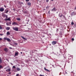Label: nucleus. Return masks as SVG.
Listing matches in <instances>:
<instances>
[{
    "mask_svg": "<svg viewBox=\"0 0 76 76\" xmlns=\"http://www.w3.org/2000/svg\"><path fill=\"white\" fill-rule=\"evenodd\" d=\"M18 43H14V45H18Z\"/></svg>",
    "mask_w": 76,
    "mask_h": 76,
    "instance_id": "29",
    "label": "nucleus"
},
{
    "mask_svg": "<svg viewBox=\"0 0 76 76\" xmlns=\"http://www.w3.org/2000/svg\"><path fill=\"white\" fill-rule=\"evenodd\" d=\"M63 16V15L61 13H60L59 14V16L60 18H61Z\"/></svg>",
    "mask_w": 76,
    "mask_h": 76,
    "instance_id": "8",
    "label": "nucleus"
},
{
    "mask_svg": "<svg viewBox=\"0 0 76 76\" xmlns=\"http://www.w3.org/2000/svg\"><path fill=\"white\" fill-rule=\"evenodd\" d=\"M17 71H20V69L19 68V67H17Z\"/></svg>",
    "mask_w": 76,
    "mask_h": 76,
    "instance_id": "16",
    "label": "nucleus"
},
{
    "mask_svg": "<svg viewBox=\"0 0 76 76\" xmlns=\"http://www.w3.org/2000/svg\"><path fill=\"white\" fill-rule=\"evenodd\" d=\"M13 29L14 30V31H18V27H13Z\"/></svg>",
    "mask_w": 76,
    "mask_h": 76,
    "instance_id": "2",
    "label": "nucleus"
},
{
    "mask_svg": "<svg viewBox=\"0 0 76 76\" xmlns=\"http://www.w3.org/2000/svg\"><path fill=\"white\" fill-rule=\"evenodd\" d=\"M25 13H26V12H25Z\"/></svg>",
    "mask_w": 76,
    "mask_h": 76,
    "instance_id": "45",
    "label": "nucleus"
},
{
    "mask_svg": "<svg viewBox=\"0 0 76 76\" xmlns=\"http://www.w3.org/2000/svg\"><path fill=\"white\" fill-rule=\"evenodd\" d=\"M10 49H12V48L11 47L9 48Z\"/></svg>",
    "mask_w": 76,
    "mask_h": 76,
    "instance_id": "39",
    "label": "nucleus"
},
{
    "mask_svg": "<svg viewBox=\"0 0 76 76\" xmlns=\"http://www.w3.org/2000/svg\"><path fill=\"white\" fill-rule=\"evenodd\" d=\"M63 18H64V19H65L66 20V17L65 16L63 15Z\"/></svg>",
    "mask_w": 76,
    "mask_h": 76,
    "instance_id": "22",
    "label": "nucleus"
},
{
    "mask_svg": "<svg viewBox=\"0 0 76 76\" xmlns=\"http://www.w3.org/2000/svg\"><path fill=\"white\" fill-rule=\"evenodd\" d=\"M21 53V54H22L23 53L22 52H21V53Z\"/></svg>",
    "mask_w": 76,
    "mask_h": 76,
    "instance_id": "42",
    "label": "nucleus"
},
{
    "mask_svg": "<svg viewBox=\"0 0 76 76\" xmlns=\"http://www.w3.org/2000/svg\"><path fill=\"white\" fill-rule=\"evenodd\" d=\"M26 1H29V0H26Z\"/></svg>",
    "mask_w": 76,
    "mask_h": 76,
    "instance_id": "36",
    "label": "nucleus"
},
{
    "mask_svg": "<svg viewBox=\"0 0 76 76\" xmlns=\"http://www.w3.org/2000/svg\"><path fill=\"white\" fill-rule=\"evenodd\" d=\"M7 25V26H9V23H6Z\"/></svg>",
    "mask_w": 76,
    "mask_h": 76,
    "instance_id": "26",
    "label": "nucleus"
},
{
    "mask_svg": "<svg viewBox=\"0 0 76 76\" xmlns=\"http://www.w3.org/2000/svg\"><path fill=\"white\" fill-rule=\"evenodd\" d=\"M0 35L2 36V35H3V34H0Z\"/></svg>",
    "mask_w": 76,
    "mask_h": 76,
    "instance_id": "32",
    "label": "nucleus"
},
{
    "mask_svg": "<svg viewBox=\"0 0 76 76\" xmlns=\"http://www.w3.org/2000/svg\"><path fill=\"white\" fill-rule=\"evenodd\" d=\"M27 4L28 5V6H31V3H30V2H28L27 3Z\"/></svg>",
    "mask_w": 76,
    "mask_h": 76,
    "instance_id": "17",
    "label": "nucleus"
},
{
    "mask_svg": "<svg viewBox=\"0 0 76 76\" xmlns=\"http://www.w3.org/2000/svg\"><path fill=\"white\" fill-rule=\"evenodd\" d=\"M44 69L45 70H46V71H47V72H50V71H49V70H48V69H46V68L45 67V68H44Z\"/></svg>",
    "mask_w": 76,
    "mask_h": 76,
    "instance_id": "14",
    "label": "nucleus"
},
{
    "mask_svg": "<svg viewBox=\"0 0 76 76\" xmlns=\"http://www.w3.org/2000/svg\"><path fill=\"white\" fill-rule=\"evenodd\" d=\"M4 40H6L8 42H10V39L4 37Z\"/></svg>",
    "mask_w": 76,
    "mask_h": 76,
    "instance_id": "3",
    "label": "nucleus"
},
{
    "mask_svg": "<svg viewBox=\"0 0 76 76\" xmlns=\"http://www.w3.org/2000/svg\"><path fill=\"white\" fill-rule=\"evenodd\" d=\"M17 20H18L19 21H20V19L19 18H17Z\"/></svg>",
    "mask_w": 76,
    "mask_h": 76,
    "instance_id": "21",
    "label": "nucleus"
},
{
    "mask_svg": "<svg viewBox=\"0 0 76 76\" xmlns=\"http://www.w3.org/2000/svg\"><path fill=\"white\" fill-rule=\"evenodd\" d=\"M19 54V53L18 51H17V52H15V56H16L17 55H18Z\"/></svg>",
    "mask_w": 76,
    "mask_h": 76,
    "instance_id": "13",
    "label": "nucleus"
},
{
    "mask_svg": "<svg viewBox=\"0 0 76 76\" xmlns=\"http://www.w3.org/2000/svg\"><path fill=\"white\" fill-rule=\"evenodd\" d=\"M2 66L0 65V69L2 68Z\"/></svg>",
    "mask_w": 76,
    "mask_h": 76,
    "instance_id": "30",
    "label": "nucleus"
},
{
    "mask_svg": "<svg viewBox=\"0 0 76 76\" xmlns=\"http://www.w3.org/2000/svg\"><path fill=\"white\" fill-rule=\"evenodd\" d=\"M51 1H53L54 0H51Z\"/></svg>",
    "mask_w": 76,
    "mask_h": 76,
    "instance_id": "47",
    "label": "nucleus"
},
{
    "mask_svg": "<svg viewBox=\"0 0 76 76\" xmlns=\"http://www.w3.org/2000/svg\"><path fill=\"white\" fill-rule=\"evenodd\" d=\"M9 25H11V24H12V22H9Z\"/></svg>",
    "mask_w": 76,
    "mask_h": 76,
    "instance_id": "25",
    "label": "nucleus"
},
{
    "mask_svg": "<svg viewBox=\"0 0 76 76\" xmlns=\"http://www.w3.org/2000/svg\"><path fill=\"white\" fill-rule=\"evenodd\" d=\"M6 12H5L6 13H8V10H7V11L6 10Z\"/></svg>",
    "mask_w": 76,
    "mask_h": 76,
    "instance_id": "28",
    "label": "nucleus"
},
{
    "mask_svg": "<svg viewBox=\"0 0 76 76\" xmlns=\"http://www.w3.org/2000/svg\"><path fill=\"white\" fill-rule=\"evenodd\" d=\"M7 35H10V33L9 31H7Z\"/></svg>",
    "mask_w": 76,
    "mask_h": 76,
    "instance_id": "12",
    "label": "nucleus"
},
{
    "mask_svg": "<svg viewBox=\"0 0 76 76\" xmlns=\"http://www.w3.org/2000/svg\"><path fill=\"white\" fill-rule=\"evenodd\" d=\"M52 66H53V67H54V65H52Z\"/></svg>",
    "mask_w": 76,
    "mask_h": 76,
    "instance_id": "46",
    "label": "nucleus"
},
{
    "mask_svg": "<svg viewBox=\"0 0 76 76\" xmlns=\"http://www.w3.org/2000/svg\"><path fill=\"white\" fill-rule=\"evenodd\" d=\"M7 15H6V14H4V13H2V17H3V18H5L6 16Z\"/></svg>",
    "mask_w": 76,
    "mask_h": 76,
    "instance_id": "7",
    "label": "nucleus"
},
{
    "mask_svg": "<svg viewBox=\"0 0 76 76\" xmlns=\"http://www.w3.org/2000/svg\"><path fill=\"white\" fill-rule=\"evenodd\" d=\"M75 12H72L71 13V15L73 16V15H75Z\"/></svg>",
    "mask_w": 76,
    "mask_h": 76,
    "instance_id": "18",
    "label": "nucleus"
},
{
    "mask_svg": "<svg viewBox=\"0 0 76 76\" xmlns=\"http://www.w3.org/2000/svg\"><path fill=\"white\" fill-rule=\"evenodd\" d=\"M72 40L73 41H74L75 40V39H74V38H73L72 39Z\"/></svg>",
    "mask_w": 76,
    "mask_h": 76,
    "instance_id": "31",
    "label": "nucleus"
},
{
    "mask_svg": "<svg viewBox=\"0 0 76 76\" xmlns=\"http://www.w3.org/2000/svg\"><path fill=\"white\" fill-rule=\"evenodd\" d=\"M71 25H74V23H73V22H72V23H71Z\"/></svg>",
    "mask_w": 76,
    "mask_h": 76,
    "instance_id": "27",
    "label": "nucleus"
},
{
    "mask_svg": "<svg viewBox=\"0 0 76 76\" xmlns=\"http://www.w3.org/2000/svg\"><path fill=\"white\" fill-rule=\"evenodd\" d=\"M6 19H4V20H5V21L6 20H9L10 21L11 19H10V18H7V16L6 15Z\"/></svg>",
    "mask_w": 76,
    "mask_h": 76,
    "instance_id": "1",
    "label": "nucleus"
},
{
    "mask_svg": "<svg viewBox=\"0 0 76 76\" xmlns=\"http://www.w3.org/2000/svg\"><path fill=\"white\" fill-rule=\"evenodd\" d=\"M12 25H18V24L16 22H13L12 23Z\"/></svg>",
    "mask_w": 76,
    "mask_h": 76,
    "instance_id": "5",
    "label": "nucleus"
},
{
    "mask_svg": "<svg viewBox=\"0 0 76 76\" xmlns=\"http://www.w3.org/2000/svg\"><path fill=\"white\" fill-rule=\"evenodd\" d=\"M2 38H0V41H1L2 40Z\"/></svg>",
    "mask_w": 76,
    "mask_h": 76,
    "instance_id": "35",
    "label": "nucleus"
},
{
    "mask_svg": "<svg viewBox=\"0 0 76 76\" xmlns=\"http://www.w3.org/2000/svg\"><path fill=\"white\" fill-rule=\"evenodd\" d=\"M10 74H11V72H10L9 73H8L9 75H10Z\"/></svg>",
    "mask_w": 76,
    "mask_h": 76,
    "instance_id": "37",
    "label": "nucleus"
},
{
    "mask_svg": "<svg viewBox=\"0 0 76 76\" xmlns=\"http://www.w3.org/2000/svg\"><path fill=\"white\" fill-rule=\"evenodd\" d=\"M46 8H47V7H46Z\"/></svg>",
    "mask_w": 76,
    "mask_h": 76,
    "instance_id": "49",
    "label": "nucleus"
},
{
    "mask_svg": "<svg viewBox=\"0 0 76 76\" xmlns=\"http://www.w3.org/2000/svg\"><path fill=\"white\" fill-rule=\"evenodd\" d=\"M50 11H49L48 12V13H50Z\"/></svg>",
    "mask_w": 76,
    "mask_h": 76,
    "instance_id": "44",
    "label": "nucleus"
},
{
    "mask_svg": "<svg viewBox=\"0 0 76 76\" xmlns=\"http://www.w3.org/2000/svg\"><path fill=\"white\" fill-rule=\"evenodd\" d=\"M2 63V60H1V58L0 57V64Z\"/></svg>",
    "mask_w": 76,
    "mask_h": 76,
    "instance_id": "19",
    "label": "nucleus"
},
{
    "mask_svg": "<svg viewBox=\"0 0 76 76\" xmlns=\"http://www.w3.org/2000/svg\"><path fill=\"white\" fill-rule=\"evenodd\" d=\"M16 68V66H13L12 67V69H15Z\"/></svg>",
    "mask_w": 76,
    "mask_h": 76,
    "instance_id": "24",
    "label": "nucleus"
},
{
    "mask_svg": "<svg viewBox=\"0 0 76 76\" xmlns=\"http://www.w3.org/2000/svg\"><path fill=\"white\" fill-rule=\"evenodd\" d=\"M48 1H49V0H46V2H48Z\"/></svg>",
    "mask_w": 76,
    "mask_h": 76,
    "instance_id": "33",
    "label": "nucleus"
},
{
    "mask_svg": "<svg viewBox=\"0 0 76 76\" xmlns=\"http://www.w3.org/2000/svg\"><path fill=\"white\" fill-rule=\"evenodd\" d=\"M57 42L56 41H53L52 42V44L53 45H56V44H57Z\"/></svg>",
    "mask_w": 76,
    "mask_h": 76,
    "instance_id": "4",
    "label": "nucleus"
},
{
    "mask_svg": "<svg viewBox=\"0 0 76 76\" xmlns=\"http://www.w3.org/2000/svg\"><path fill=\"white\" fill-rule=\"evenodd\" d=\"M4 51L6 52V53H7V51H8L9 49H8V48H6L4 49Z\"/></svg>",
    "mask_w": 76,
    "mask_h": 76,
    "instance_id": "6",
    "label": "nucleus"
},
{
    "mask_svg": "<svg viewBox=\"0 0 76 76\" xmlns=\"http://www.w3.org/2000/svg\"><path fill=\"white\" fill-rule=\"evenodd\" d=\"M20 43H22V42H23V41H22V42H20Z\"/></svg>",
    "mask_w": 76,
    "mask_h": 76,
    "instance_id": "41",
    "label": "nucleus"
},
{
    "mask_svg": "<svg viewBox=\"0 0 76 76\" xmlns=\"http://www.w3.org/2000/svg\"><path fill=\"white\" fill-rule=\"evenodd\" d=\"M56 10H57V9H56V8L55 7H54L53 8L52 10L51 11H56Z\"/></svg>",
    "mask_w": 76,
    "mask_h": 76,
    "instance_id": "11",
    "label": "nucleus"
},
{
    "mask_svg": "<svg viewBox=\"0 0 76 76\" xmlns=\"http://www.w3.org/2000/svg\"><path fill=\"white\" fill-rule=\"evenodd\" d=\"M11 65H12V66H13V64L12 63H11Z\"/></svg>",
    "mask_w": 76,
    "mask_h": 76,
    "instance_id": "40",
    "label": "nucleus"
},
{
    "mask_svg": "<svg viewBox=\"0 0 76 76\" xmlns=\"http://www.w3.org/2000/svg\"><path fill=\"white\" fill-rule=\"evenodd\" d=\"M4 9L3 8H0V12H3L4 11Z\"/></svg>",
    "mask_w": 76,
    "mask_h": 76,
    "instance_id": "10",
    "label": "nucleus"
},
{
    "mask_svg": "<svg viewBox=\"0 0 76 76\" xmlns=\"http://www.w3.org/2000/svg\"><path fill=\"white\" fill-rule=\"evenodd\" d=\"M21 38H23V39H24L25 40H27V39L26 38L24 37L23 36H21Z\"/></svg>",
    "mask_w": 76,
    "mask_h": 76,
    "instance_id": "15",
    "label": "nucleus"
},
{
    "mask_svg": "<svg viewBox=\"0 0 76 76\" xmlns=\"http://www.w3.org/2000/svg\"><path fill=\"white\" fill-rule=\"evenodd\" d=\"M74 10H76V7H75Z\"/></svg>",
    "mask_w": 76,
    "mask_h": 76,
    "instance_id": "38",
    "label": "nucleus"
},
{
    "mask_svg": "<svg viewBox=\"0 0 76 76\" xmlns=\"http://www.w3.org/2000/svg\"><path fill=\"white\" fill-rule=\"evenodd\" d=\"M16 76H19V74H17Z\"/></svg>",
    "mask_w": 76,
    "mask_h": 76,
    "instance_id": "34",
    "label": "nucleus"
},
{
    "mask_svg": "<svg viewBox=\"0 0 76 76\" xmlns=\"http://www.w3.org/2000/svg\"><path fill=\"white\" fill-rule=\"evenodd\" d=\"M3 29V27L0 25V30Z\"/></svg>",
    "mask_w": 76,
    "mask_h": 76,
    "instance_id": "23",
    "label": "nucleus"
},
{
    "mask_svg": "<svg viewBox=\"0 0 76 76\" xmlns=\"http://www.w3.org/2000/svg\"><path fill=\"white\" fill-rule=\"evenodd\" d=\"M6 29L7 30H10V27H7L6 28Z\"/></svg>",
    "mask_w": 76,
    "mask_h": 76,
    "instance_id": "20",
    "label": "nucleus"
},
{
    "mask_svg": "<svg viewBox=\"0 0 76 76\" xmlns=\"http://www.w3.org/2000/svg\"><path fill=\"white\" fill-rule=\"evenodd\" d=\"M4 7H6V6L4 5Z\"/></svg>",
    "mask_w": 76,
    "mask_h": 76,
    "instance_id": "43",
    "label": "nucleus"
},
{
    "mask_svg": "<svg viewBox=\"0 0 76 76\" xmlns=\"http://www.w3.org/2000/svg\"><path fill=\"white\" fill-rule=\"evenodd\" d=\"M50 35H51V34H50Z\"/></svg>",
    "mask_w": 76,
    "mask_h": 76,
    "instance_id": "48",
    "label": "nucleus"
},
{
    "mask_svg": "<svg viewBox=\"0 0 76 76\" xmlns=\"http://www.w3.org/2000/svg\"><path fill=\"white\" fill-rule=\"evenodd\" d=\"M6 71L7 72H10L11 71V69L10 68H9L8 69L6 70Z\"/></svg>",
    "mask_w": 76,
    "mask_h": 76,
    "instance_id": "9",
    "label": "nucleus"
}]
</instances>
